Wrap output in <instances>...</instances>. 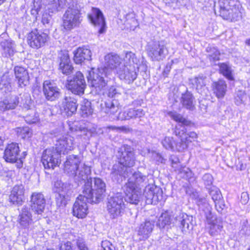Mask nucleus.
I'll use <instances>...</instances> for the list:
<instances>
[{
	"instance_id": "obj_1",
	"label": "nucleus",
	"mask_w": 250,
	"mask_h": 250,
	"mask_svg": "<svg viewBox=\"0 0 250 250\" xmlns=\"http://www.w3.org/2000/svg\"><path fill=\"white\" fill-rule=\"evenodd\" d=\"M88 82L92 87V92L98 95H105L110 99L101 104V112L108 116L114 115L120 109L119 99L122 96V89L114 86L105 91L108 79L104 68H92L87 76Z\"/></svg>"
},
{
	"instance_id": "obj_2",
	"label": "nucleus",
	"mask_w": 250,
	"mask_h": 250,
	"mask_svg": "<svg viewBox=\"0 0 250 250\" xmlns=\"http://www.w3.org/2000/svg\"><path fill=\"white\" fill-rule=\"evenodd\" d=\"M105 191L106 184L102 179L89 177L83 187L82 193L87 202L97 204L103 199Z\"/></svg>"
},
{
	"instance_id": "obj_3",
	"label": "nucleus",
	"mask_w": 250,
	"mask_h": 250,
	"mask_svg": "<svg viewBox=\"0 0 250 250\" xmlns=\"http://www.w3.org/2000/svg\"><path fill=\"white\" fill-rule=\"evenodd\" d=\"M66 7L62 18V27L65 30L70 31L78 26L82 21V7L77 0H73Z\"/></svg>"
},
{
	"instance_id": "obj_4",
	"label": "nucleus",
	"mask_w": 250,
	"mask_h": 250,
	"mask_svg": "<svg viewBox=\"0 0 250 250\" xmlns=\"http://www.w3.org/2000/svg\"><path fill=\"white\" fill-rule=\"evenodd\" d=\"M220 15L226 20L237 21L242 17L243 9L237 0H220Z\"/></svg>"
},
{
	"instance_id": "obj_5",
	"label": "nucleus",
	"mask_w": 250,
	"mask_h": 250,
	"mask_svg": "<svg viewBox=\"0 0 250 250\" xmlns=\"http://www.w3.org/2000/svg\"><path fill=\"white\" fill-rule=\"evenodd\" d=\"M125 205L124 197L121 193H117L108 199L106 208L110 218H117L124 213Z\"/></svg>"
},
{
	"instance_id": "obj_6",
	"label": "nucleus",
	"mask_w": 250,
	"mask_h": 250,
	"mask_svg": "<svg viewBox=\"0 0 250 250\" xmlns=\"http://www.w3.org/2000/svg\"><path fill=\"white\" fill-rule=\"evenodd\" d=\"M66 86L68 90L75 95L80 96L83 94L86 84L83 74L77 71L73 77H68Z\"/></svg>"
},
{
	"instance_id": "obj_7",
	"label": "nucleus",
	"mask_w": 250,
	"mask_h": 250,
	"mask_svg": "<svg viewBox=\"0 0 250 250\" xmlns=\"http://www.w3.org/2000/svg\"><path fill=\"white\" fill-rule=\"evenodd\" d=\"M42 162L46 169H53L61 163V156L54 147L47 148L42 153Z\"/></svg>"
},
{
	"instance_id": "obj_8",
	"label": "nucleus",
	"mask_w": 250,
	"mask_h": 250,
	"mask_svg": "<svg viewBox=\"0 0 250 250\" xmlns=\"http://www.w3.org/2000/svg\"><path fill=\"white\" fill-rule=\"evenodd\" d=\"M117 157L119 162L128 168L135 164V158L133 149L128 145H123L119 148Z\"/></svg>"
},
{
	"instance_id": "obj_9",
	"label": "nucleus",
	"mask_w": 250,
	"mask_h": 250,
	"mask_svg": "<svg viewBox=\"0 0 250 250\" xmlns=\"http://www.w3.org/2000/svg\"><path fill=\"white\" fill-rule=\"evenodd\" d=\"M144 196L147 204H157L163 199L162 189L153 185H148L145 187Z\"/></svg>"
},
{
	"instance_id": "obj_10",
	"label": "nucleus",
	"mask_w": 250,
	"mask_h": 250,
	"mask_svg": "<svg viewBox=\"0 0 250 250\" xmlns=\"http://www.w3.org/2000/svg\"><path fill=\"white\" fill-rule=\"evenodd\" d=\"M54 190L57 192L56 199L57 204L60 206L66 204L65 199L70 194V185L67 183H62L61 181H57L54 183Z\"/></svg>"
},
{
	"instance_id": "obj_11",
	"label": "nucleus",
	"mask_w": 250,
	"mask_h": 250,
	"mask_svg": "<svg viewBox=\"0 0 250 250\" xmlns=\"http://www.w3.org/2000/svg\"><path fill=\"white\" fill-rule=\"evenodd\" d=\"M48 39L47 34L35 29L29 33L27 36L28 43L33 48L43 46Z\"/></svg>"
},
{
	"instance_id": "obj_12",
	"label": "nucleus",
	"mask_w": 250,
	"mask_h": 250,
	"mask_svg": "<svg viewBox=\"0 0 250 250\" xmlns=\"http://www.w3.org/2000/svg\"><path fill=\"white\" fill-rule=\"evenodd\" d=\"M42 87L43 93L47 100L53 102L60 97L61 90L53 82L46 80L44 81Z\"/></svg>"
},
{
	"instance_id": "obj_13",
	"label": "nucleus",
	"mask_w": 250,
	"mask_h": 250,
	"mask_svg": "<svg viewBox=\"0 0 250 250\" xmlns=\"http://www.w3.org/2000/svg\"><path fill=\"white\" fill-rule=\"evenodd\" d=\"M167 52L164 44L159 42L149 44L147 48L148 55L153 61H159L163 60L165 58Z\"/></svg>"
},
{
	"instance_id": "obj_14",
	"label": "nucleus",
	"mask_w": 250,
	"mask_h": 250,
	"mask_svg": "<svg viewBox=\"0 0 250 250\" xmlns=\"http://www.w3.org/2000/svg\"><path fill=\"white\" fill-rule=\"evenodd\" d=\"M87 16L91 23L99 28L98 32L100 34L105 32V21L103 14L100 9L92 7L90 13L88 14Z\"/></svg>"
},
{
	"instance_id": "obj_15",
	"label": "nucleus",
	"mask_w": 250,
	"mask_h": 250,
	"mask_svg": "<svg viewBox=\"0 0 250 250\" xmlns=\"http://www.w3.org/2000/svg\"><path fill=\"white\" fill-rule=\"evenodd\" d=\"M74 139L71 136H62L56 140L55 148H54V149L61 156V154H65L68 151L74 149Z\"/></svg>"
},
{
	"instance_id": "obj_16",
	"label": "nucleus",
	"mask_w": 250,
	"mask_h": 250,
	"mask_svg": "<svg viewBox=\"0 0 250 250\" xmlns=\"http://www.w3.org/2000/svg\"><path fill=\"white\" fill-rule=\"evenodd\" d=\"M132 169L121 164H118L113 165L111 172V177L113 181L117 183H121L126 177L132 173Z\"/></svg>"
},
{
	"instance_id": "obj_17",
	"label": "nucleus",
	"mask_w": 250,
	"mask_h": 250,
	"mask_svg": "<svg viewBox=\"0 0 250 250\" xmlns=\"http://www.w3.org/2000/svg\"><path fill=\"white\" fill-rule=\"evenodd\" d=\"M85 197L82 193L76 199L73 207V214L78 218H84L88 212V207Z\"/></svg>"
},
{
	"instance_id": "obj_18",
	"label": "nucleus",
	"mask_w": 250,
	"mask_h": 250,
	"mask_svg": "<svg viewBox=\"0 0 250 250\" xmlns=\"http://www.w3.org/2000/svg\"><path fill=\"white\" fill-rule=\"evenodd\" d=\"M139 68L136 66L123 65L117 70V73L121 80H125L128 83H132L137 78Z\"/></svg>"
},
{
	"instance_id": "obj_19",
	"label": "nucleus",
	"mask_w": 250,
	"mask_h": 250,
	"mask_svg": "<svg viewBox=\"0 0 250 250\" xmlns=\"http://www.w3.org/2000/svg\"><path fill=\"white\" fill-rule=\"evenodd\" d=\"M30 207L32 210L38 215H42L45 206L44 195L40 192H34L30 197Z\"/></svg>"
},
{
	"instance_id": "obj_20",
	"label": "nucleus",
	"mask_w": 250,
	"mask_h": 250,
	"mask_svg": "<svg viewBox=\"0 0 250 250\" xmlns=\"http://www.w3.org/2000/svg\"><path fill=\"white\" fill-rule=\"evenodd\" d=\"M175 134L181 137V142L177 145V148L179 151H182L187 148L188 144L192 142L190 138L194 139L197 137V134L194 132L186 133L184 127L181 130L176 128Z\"/></svg>"
},
{
	"instance_id": "obj_21",
	"label": "nucleus",
	"mask_w": 250,
	"mask_h": 250,
	"mask_svg": "<svg viewBox=\"0 0 250 250\" xmlns=\"http://www.w3.org/2000/svg\"><path fill=\"white\" fill-rule=\"evenodd\" d=\"M82 161L81 155H70L67 157L64 164V170L69 175H73L78 170Z\"/></svg>"
},
{
	"instance_id": "obj_22",
	"label": "nucleus",
	"mask_w": 250,
	"mask_h": 250,
	"mask_svg": "<svg viewBox=\"0 0 250 250\" xmlns=\"http://www.w3.org/2000/svg\"><path fill=\"white\" fill-rule=\"evenodd\" d=\"M78 107L77 100L73 96H65L61 104V110L66 115L72 116Z\"/></svg>"
},
{
	"instance_id": "obj_23",
	"label": "nucleus",
	"mask_w": 250,
	"mask_h": 250,
	"mask_svg": "<svg viewBox=\"0 0 250 250\" xmlns=\"http://www.w3.org/2000/svg\"><path fill=\"white\" fill-rule=\"evenodd\" d=\"M18 222L20 226L27 229L33 223L32 215L30 208L24 205L19 211Z\"/></svg>"
},
{
	"instance_id": "obj_24",
	"label": "nucleus",
	"mask_w": 250,
	"mask_h": 250,
	"mask_svg": "<svg viewBox=\"0 0 250 250\" xmlns=\"http://www.w3.org/2000/svg\"><path fill=\"white\" fill-rule=\"evenodd\" d=\"M20 148L18 144L12 143L6 147L3 158L7 162L15 163L19 158Z\"/></svg>"
},
{
	"instance_id": "obj_25",
	"label": "nucleus",
	"mask_w": 250,
	"mask_h": 250,
	"mask_svg": "<svg viewBox=\"0 0 250 250\" xmlns=\"http://www.w3.org/2000/svg\"><path fill=\"white\" fill-rule=\"evenodd\" d=\"M148 182V178L140 171L134 172L129 177L128 182L125 186L132 188H140L139 187H144Z\"/></svg>"
},
{
	"instance_id": "obj_26",
	"label": "nucleus",
	"mask_w": 250,
	"mask_h": 250,
	"mask_svg": "<svg viewBox=\"0 0 250 250\" xmlns=\"http://www.w3.org/2000/svg\"><path fill=\"white\" fill-rule=\"evenodd\" d=\"M124 190L126 195L125 200L131 204L137 205L141 198V188L124 186Z\"/></svg>"
},
{
	"instance_id": "obj_27",
	"label": "nucleus",
	"mask_w": 250,
	"mask_h": 250,
	"mask_svg": "<svg viewBox=\"0 0 250 250\" xmlns=\"http://www.w3.org/2000/svg\"><path fill=\"white\" fill-rule=\"evenodd\" d=\"M24 189L22 185L14 187L9 196V201L13 204L21 206L24 201Z\"/></svg>"
},
{
	"instance_id": "obj_28",
	"label": "nucleus",
	"mask_w": 250,
	"mask_h": 250,
	"mask_svg": "<svg viewBox=\"0 0 250 250\" xmlns=\"http://www.w3.org/2000/svg\"><path fill=\"white\" fill-rule=\"evenodd\" d=\"M14 73L19 87L22 88L29 84V76L25 68L16 66L14 67Z\"/></svg>"
},
{
	"instance_id": "obj_29",
	"label": "nucleus",
	"mask_w": 250,
	"mask_h": 250,
	"mask_svg": "<svg viewBox=\"0 0 250 250\" xmlns=\"http://www.w3.org/2000/svg\"><path fill=\"white\" fill-rule=\"evenodd\" d=\"M155 223V222L153 220H146L140 225L138 231L140 240H146L150 236L154 228Z\"/></svg>"
},
{
	"instance_id": "obj_30",
	"label": "nucleus",
	"mask_w": 250,
	"mask_h": 250,
	"mask_svg": "<svg viewBox=\"0 0 250 250\" xmlns=\"http://www.w3.org/2000/svg\"><path fill=\"white\" fill-rule=\"evenodd\" d=\"M91 173L90 167L84 164H83L81 166V167L78 168V170L75 172V173L73 175H70L73 176L74 180L76 182L81 183V184H85V182H86L89 178L88 175ZM79 185V183H78Z\"/></svg>"
},
{
	"instance_id": "obj_31",
	"label": "nucleus",
	"mask_w": 250,
	"mask_h": 250,
	"mask_svg": "<svg viewBox=\"0 0 250 250\" xmlns=\"http://www.w3.org/2000/svg\"><path fill=\"white\" fill-rule=\"evenodd\" d=\"M74 61L76 64H82L84 60H90L91 52L90 49L79 47L74 52Z\"/></svg>"
},
{
	"instance_id": "obj_32",
	"label": "nucleus",
	"mask_w": 250,
	"mask_h": 250,
	"mask_svg": "<svg viewBox=\"0 0 250 250\" xmlns=\"http://www.w3.org/2000/svg\"><path fill=\"white\" fill-rule=\"evenodd\" d=\"M20 103L19 97L17 95H11L9 98L0 102V110L4 111L7 110L14 109Z\"/></svg>"
},
{
	"instance_id": "obj_33",
	"label": "nucleus",
	"mask_w": 250,
	"mask_h": 250,
	"mask_svg": "<svg viewBox=\"0 0 250 250\" xmlns=\"http://www.w3.org/2000/svg\"><path fill=\"white\" fill-rule=\"evenodd\" d=\"M104 63L105 68L114 69L117 68L121 63V59L116 54L109 53L104 56Z\"/></svg>"
},
{
	"instance_id": "obj_34",
	"label": "nucleus",
	"mask_w": 250,
	"mask_h": 250,
	"mask_svg": "<svg viewBox=\"0 0 250 250\" xmlns=\"http://www.w3.org/2000/svg\"><path fill=\"white\" fill-rule=\"evenodd\" d=\"M208 233L212 236L219 235L223 229L222 222L220 219L215 218L208 223Z\"/></svg>"
},
{
	"instance_id": "obj_35",
	"label": "nucleus",
	"mask_w": 250,
	"mask_h": 250,
	"mask_svg": "<svg viewBox=\"0 0 250 250\" xmlns=\"http://www.w3.org/2000/svg\"><path fill=\"white\" fill-rule=\"evenodd\" d=\"M212 87L213 92L218 98H222L224 97L227 87L225 81L220 80L213 83Z\"/></svg>"
},
{
	"instance_id": "obj_36",
	"label": "nucleus",
	"mask_w": 250,
	"mask_h": 250,
	"mask_svg": "<svg viewBox=\"0 0 250 250\" xmlns=\"http://www.w3.org/2000/svg\"><path fill=\"white\" fill-rule=\"evenodd\" d=\"M123 60L124 66H127L128 67L136 66L137 68H139L140 60L133 52L131 51L126 52Z\"/></svg>"
},
{
	"instance_id": "obj_37",
	"label": "nucleus",
	"mask_w": 250,
	"mask_h": 250,
	"mask_svg": "<svg viewBox=\"0 0 250 250\" xmlns=\"http://www.w3.org/2000/svg\"><path fill=\"white\" fill-rule=\"evenodd\" d=\"M194 97L192 94L187 91V92L183 94L181 97V103L183 106L188 109L193 110L194 108L193 104Z\"/></svg>"
},
{
	"instance_id": "obj_38",
	"label": "nucleus",
	"mask_w": 250,
	"mask_h": 250,
	"mask_svg": "<svg viewBox=\"0 0 250 250\" xmlns=\"http://www.w3.org/2000/svg\"><path fill=\"white\" fill-rule=\"evenodd\" d=\"M14 43L11 40H3L0 42V45L3 51L5 57H11L14 53Z\"/></svg>"
},
{
	"instance_id": "obj_39",
	"label": "nucleus",
	"mask_w": 250,
	"mask_h": 250,
	"mask_svg": "<svg viewBox=\"0 0 250 250\" xmlns=\"http://www.w3.org/2000/svg\"><path fill=\"white\" fill-rule=\"evenodd\" d=\"M18 96L19 97L20 103L19 104H20V106L27 110L31 109L33 104V102L28 93H22Z\"/></svg>"
},
{
	"instance_id": "obj_40",
	"label": "nucleus",
	"mask_w": 250,
	"mask_h": 250,
	"mask_svg": "<svg viewBox=\"0 0 250 250\" xmlns=\"http://www.w3.org/2000/svg\"><path fill=\"white\" fill-rule=\"evenodd\" d=\"M205 77L199 76L189 80L190 83L198 92L201 93L206 87Z\"/></svg>"
},
{
	"instance_id": "obj_41",
	"label": "nucleus",
	"mask_w": 250,
	"mask_h": 250,
	"mask_svg": "<svg viewBox=\"0 0 250 250\" xmlns=\"http://www.w3.org/2000/svg\"><path fill=\"white\" fill-rule=\"evenodd\" d=\"M190 221L187 214H180L176 217V223L181 229L183 232L189 229Z\"/></svg>"
},
{
	"instance_id": "obj_42",
	"label": "nucleus",
	"mask_w": 250,
	"mask_h": 250,
	"mask_svg": "<svg viewBox=\"0 0 250 250\" xmlns=\"http://www.w3.org/2000/svg\"><path fill=\"white\" fill-rule=\"evenodd\" d=\"M172 221L171 216L167 211L162 213L159 217L157 226L160 229H163L166 226H169Z\"/></svg>"
},
{
	"instance_id": "obj_43",
	"label": "nucleus",
	"mask_w": 250,
	"mask_h": 250,
	"mask_svg": "<svg viewBox=\"0 0 250 250\" xmlns=\"http://www.w3.org/2000/svg\"><path fill=\"white\" fill-rule=\"evenodd\" d=\"M220 73L229 80H233L231 67L226 63L219 64Z\"/></svg>"
},
{
	"instance_id": "obj_44",
	"label": "nucleus",
	"mask_w": 250,
	"mask_h": 250,
	"mask_svg": "<svg viewBox=\"0 0 250 250\" xmlns=\"http://www.w3.org/2000/svg\"><path fill=\"white\" fill-rule=\"evenodd\" d=\"M168 115L174 121L181 123L184 125H189L191 124L190 121L184 118L183 116L175 111H171L168 112Z\"/></svg>"
},
{
	"instance_id": "obj_45",
	"label": "nucleus",
	"mask_w": 250,
	"mask_h": 250,
	"mask_svg": "<svg viewBox=\"0 0 250 250\" xmlns=\"http://www.w3.org/2000/svg\"><path fill=\"white\" fill-rule=\"evenodd\" d=\"M208 54V58L210 61L215 62L220 60V53L217 48L214 46H208L206 49Z\"/></svg>"
},
{
	"instance_id": "obj_46",
	"label": "nucleus",
	"mask_w": 250,
	"mask_h": 250,
	"mask_svg": "<svg viewBox=\"0 0 250 250\" xmlns=\"http://www.w3.org/2000/svg\"><path fill=\"white\" fill-rule=\"evenodd\" d=\"M126 115L128 119L132 118H141L145 115V112L142 109H134L130 108L126 110Z\"/></svg>"
},
{
	"instance_id": "obj_47",
	"label": "nucleus",
	"mask_w": 250,
	"mask_h": 250,
	"mask_svg": "<svg viewBox=\"0 0 250 250\" xmlns=\"http://www.w3.org/2000/svg\"><path fill=\"white\" fill-rule=\"evenodd\" d=\"M181 176L188 180L190 183L195 180L193 173L188 168H183L180 171Z\"/></svg>"
},
{
	"instance_id": "obj_48",
	"label": "nucleus",
	"mask_w": 250,
	"mask_h": 250,
	"mask_svg": "<svg viewBox=\"0 0 250 250\" xmlns=\"http://www.w3.org/2000/svg\"><path fill=\"white\" fill-rule=\"evenodd\" d=\"M59 66H64L70 63V60L67 51H62L58 56Z\"/></svg>"
},
{
	"instance_id": "obj_49",
	"label": "nucleus",
	"mask_w": 250,
	"mask_h": 250,
	"mask_svg": "<svg viewBox=\"0 0 250 250\" xmlns=\"http://www.w3.org/2000/svg\"><path fill=\"white\" fill-rule=\"evenodd\" d=\"M82 116L85 118L91 115L93 112V109L91 106V103L87 101L83 105H82L81 108Z\"/></svg>"
},
{
	"instance_id": "obj_50",
	"label": "nucleus",
	"mask_w": 250,
	"mask_h": 250,
	"mask_svg": "<svg viewBox=\"0 0 250 250\" xmlns=\"http://www.w3.org/2000/svg\"><path fill=\"white\" fill-rule=\"evenodd\" d=\"M209 195L214 203L223 198L222 194L220 190L216 187H213L209 189Z\"/></svg>"
},
{
	"instance_id": "obj_51",
	"label": "nucleus",
	"mask_w": 250,
	"mask_h": 250,
	"mask_svg": "<svg viewBox=\"0 0 250 250\" xmlns=\"http://www.w3.org/2000/svg\"><path fill=\"white\" fill-rule=\"evenodd\" d=\"M247 96L244 91L242 90H238L236 94L235 97V103L237 105H239L246 101Z\"/></svg>"
},
{
	"instance_id": "obj_52",
	"label": "nucleus",
	"mask_w": 250,
	"mask_h": 250,
	"mask_svg": "<svg viewBox=\"0 0 250 250\" xmlns=\"http://www.w3.org/2000/svg\"><path fill=\"white\" fill-rule=\"evenodd\" d=\"M163 146L167 149L173 150L175 142L172 137H166L161 142Z\"/></svg>"
},
{
	"instance_id": "obj_53",
	"label": "nucleus",
	"mask_w": 250,
	"mask_h": 250,
	"mask_svg": "<svg viewBox=\"0 0 250 250\" xmlns=\"http://www.w3.org/2000/svg\"><path fill=\"white\" fill-rule=\"evenodd\" d=\"M74 69V68L70 63L65 64L64 66H59V70L63 74L68 75L70 74Z\"/></svg>"
},
{
	"instance_id": "obj_54",
	"label": "nucleus",
	"mask_w": 250,
	"mask_h": 250,
	"mask_svg": "<svg viewBox=\"0 0 250 250\" xmlns=\"http://www.w3.org/2000/svg\"><path fill=\"white\" fill-rule=\"evenodd\" d=\"M24 120L29 124H34L38 121V117L36 116L35 113L33 111H31L29 115L24 117Z\"/></svg>"
},
{
	"instance_id": "obj_55",
	"label": "nucleus",
	"mask_w": 250,
	"mask_h": 250,
	"mask_svg": "<svg viewBox=\"0 0 250 250\" xmlns=\"http://www.w3.org/2000/svg\"><path fill=\"white\" fill-rule=\"evenodd\" d=\"M18 133L19 136H21L22 139L29 138L31 134L30 129L28 127L19 128L18 130Z\"/></svg>"
},
{
	"instance_id": "obj_56",
	"label": "nucleus",
	"mask_w": 250,
	"mask_h": 250,
	"mask_svg": "<svg viewBox=\"0 0 250 250\" xmlns=\"http://www.w3.org/2000/svg\"><path fill=\"white\" fill-rule=\"evenodd\" d=\"M111 117L113 120H128V117L126 115V111L124 112H119V111L117 112L114 115L112 116L111 115L108 116Z\"/></svg>"
},
{
	"instance_id": "obj_57",
	"label": "nucleus",
	"mask_w": 250,
	"mask_h": 250,
	"mask_svg": "<svg viewBox=\"0 0 250 250\" xmlns=\"http://www.w3.org/2000/svg\"><path fill=\"white\" fill-rule=\"evenodd\" d=\"M102 250H115L114 246L108 240L103 241L101 243Z\"/></svg>"
},
{
	"instance_id": "obj_58",
	"label": "nucleus",
	"mask_w": 250,
	"mask_h": 250,
	"mask_svg": "<svg viewBox=\"0 0 250 250\" xmlns=\"http://www.w3.org/2000/svg\"><path fill=\"white\" fill-rule=\"evenodd\" d=\"M202 179L206 186H210L212 184L213 179L210 174L206 173L203 175Z\"/></svg>"
},
{
	"instance_id": "obj_59",
	"label": "nucleus",
	"mask_w": 250,
	"mask_h": 250,
	"mask_svg": "<svg viewBox=\"0 0 250 250\" xmlns=\"http://www.w3.org/2000/svg\"><path fill=\"white\" fill-rule=\"evenodd\" d=\"M125 24L126 25H129L130 29L134 30L136 27L138 26V22L134 18H132L130 19H126Z\"/></svg>"
},
{
	"instance_id": "obj_60",
	"label": "nucleus",
	"mask_w": 250,
	"mask_h": 250,
	"mask_svg": "<svg viewBox=\"0 0 250 250\" xmlns=\"http://www.w3.org/2000/svg\"><path fill=\"white\" fill-rule=\"evenodd\" d=\"M197 204L200 208L205 207L209 209V205L208 203L207 200L204 197H198L197 199Z\"/></svg>"
},
{
	"instance_id": "obj_61",
	"label": "nucleus",
	"mask_w": 250,
	"mask_h": 250,
	"mask_svg": "<svg viewBox=\"0 0 250 250\" xmlns=\"http://www.w3.org/2000/svg\"><path fill=\"white\" fill-rule=\"evenodd\" d=\"M152 158L157 163H164L165 160L162 155L157 152H152Z\"/></svg>"
},
{
	"instance_id": "obj_62",
	"label": "nucleus",
	"mask_w": 250,
	"mask_h": 250,
	"mask_svg": "<svg viewBox=\"0 0 250 250\" xmlns=\"http://www.w3.org/2000/svg\"><path fill=\"white\" fill-rule=\"evenodd\" d=\"M214 204L215 208L217 211L218 212L221 213L225 206L223 199L222 198V199L218 201H216V202L214 203Z\"/></svg>"
},
{
	"instance_id": "obj_63",
	"label": "nucleus",
	"mask_w": 250,
	"mask_h": 250,
	"mask_svg": "<svg viewBox=\"0 0 250 250\" xmlns=\"http://www.w3.org/2000/svg\"><path fill=\"white\" fill-rule=\"evenodd\" d=\"M76 245L79 250H87L88 248L86 247L84 240L83 239H79L77 240Z\"/></svg>"
},
{
	"instance_id": "obj_64",
	"label": "nucleus",
	"mask_w": 250,
	"mask_h": 250,
	"mask_svg": "<svg viewBox=\"0 0 250 250\" xmlns=\"http://www.w3.org/2000/svg\"><path fill=\"white\" fill-rule=\"evenodd\" d=\"M51 20V17L49 14L45 13L42 15V21L44 25H50Z\"/></svg>"
}]
</instances>
